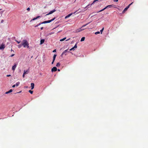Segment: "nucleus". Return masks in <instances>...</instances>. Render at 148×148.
Here are the masks:
<instances>
[{
    "instance_id": "obj_1",
    "label": "nucleus",
    "mask_w": 148,
    "mask_h": 148,
    "mask_svg": "<svg viewBox=\"0 0 148 148\" xmlns=\"http://www.w3.org/2000/svg\"><path fill=\"white\" fill-rule=\"evenodd\" d=\"M22 45L24 48L29 47V43L26 40H23L22 42Z\"/></svg>"
},
{
    "instance_id": "obj_2",
    "label": "nucleus",
    "mask_w": 148,
    "mask_h": 148,
    "mask_svg": "<svg viewBox=\"0 0 148 148\" xmlns=\"http://www.w3.org/2000/svg\"><path fill=\"white\" fill-rule=\"evenodd\" d=\"M55 18H56L54 17L51 20L44 21L43 22H42L41 23L45 24V23H49L51 22V21H53L54 20V19Z\"/></svg>"
},
{
    "instance_id": "obj_3",
    "label": "nucleus",
    "mask_w": 148,
    "mask_h": 148,
    "mask_svg": "<svg viewBox=\"0 0 148 148\" xmlns=\"http://www.w3.org/2000/svg\"><path fill=\"white\" fill-rule=\"evenodd\" d=\"M112 5H108L107 6H106V7H105V8H104L103 9L100 10L99 11V12H102L103 10H105L106 9V8H111V7H112Z\"/></svg>"
},
{
    "instance_id": "obj_4",
    "label": "nucleus",
    "mask_w": 148,
    "mask_h": 148,
    "mask_svg": "<svg viewBox=\"0 0 148 148\" xmlns=\"http://www.w3.org/2000/svg\"><path fill=\"white\" fill-rule=\"evenodd\" d=\"M56 11V10L55 9H54L53 10L51 11L49 13L46 14V15L47 16L49 14H52L53 13V12H55Z\"/></svg>"
},
{
    "instance_id": "obj_5",
    "label": "nucleus",
    "mask_w": 148,
    "mask_h": 148,
    "mask_svg": "<svg viewBox=\"0 0 148 148\" xmlns=\"http://www.w3.org/2000/svg\"><path fill=\"white\" fill-rule=\"evenodd\" d=\"M57 70V68L56 67H54L51 69L52 72L56 71Z\"/></svg>"
},
{
    "instance_id": "obj_6",
    "label": "nucleus",
    "mask_w": 148,
    "mask_h": 148,
    "mask_svg": "<svg viewBox=\"0 0 148 148\" xmlns=\"http://www.w3.org/2000/svg\"><path fill=\"white\" fill-rule=\"evenodd\" d=\"M69 52V51H68V49H66L65 50H64L62 53L61 55V56H62L63 55V54L64 53H66V52Z\"/></svg>"
},
{
    "instance_id": "obj_7",
    "label": "nucleus",
    "mask_w": 148,
    "mask_h": 148,
    "mask_svg": "<svg viewBox=\"0 0 148 148\" xmlns=\"http://www.w3.org/2000/svg\"><path fill=\"white\" fill-rule=\"evenodd\" d=\"M129 8V6H127L126 8H125L124 10L122 11V13L123 14L127 10V9Z\"/></svg>"
},
{
    "instance_id": "obj_8",
    "label": "nucleus",
    "mask_w": 148,
    "mask_h": 148,
    "mask_svg": "<svg viewBox=\"0 0 148 148\" xmlns=\"http://www.w3.org/2000/svg\"><path fill=\"white\" fill-rule=\"evenodd\" d=\"M17 65V64H15L14 65L12 66V70L13 71L15 70V69L16 68V67Z\"/></svg>"
},
{
    "instance_id": "obj_9",
    "label": "nucleus",
    "mask_w": 148,
    "mask_h": 148,
    "mask_svg": "<svg viewBox=\"0 0 148 148\" xmlns=\"http://www.w3.org/2000/svg\"><path fill=\"white\" fill-rule=\"evenodd\" d=\"M5 48L4 45L3 44H1L0 47V49H3Z\"/></svg>"
},
{
    "instance_id": "obj_10",
    "label": "nucleus",
    "mask_w": 148,
    "mask_h": 148,
    "mask_svg": "<svg viewBox=\"0 0 148 148\" xmlns=\"http://www.w3.org/2000/svg\"><path fill=\"white\" fill-rule=\"evenodd\" d=\"M29 69L26 70H25L24 71V74H28V73L29 72Z\"/></svg>"
},
{
    "instance_id": "obj_11",
    "label": "nucleus",
    "mask_w": 148,
    "mask_h": 148,
    "mask_svg": "<svg viewBox=\"0 0 148 148\" xmlns=\"http://www.w3.org/2000/svg\"><path fill=\"white\" fill-rule=\"evenodd\" d=\"M31 89L32 90L34 88V83H31Z\"/></svg>"
},
{
    "instance_id": "obj_12",
    "label": "nucleus",
    "mask_w": 148,
    "mask_h": 148,
    "mask_svg": "<svg viewBox=\"0 0 148 148\" xmlns=\"http://www.w3.org/2000/svg\"><path fill=\"white\" fill-rule=\"evenodd\" d=\"M12 89H10L8 91L6 92L5 93L6 94H8L10 92H12Z\"/></svg>"
},
{
    "instance_id": "obj_13",
    "label": "nucleus",
    "mask_w": 148,
    "mask_h": 148,
    "mask_svg": "<svg viewBox=\"0 0 148 148\" xmlns=\"http://www.w3.org/2000/svg\"><path fill=\"white\" fill-rule=\"evenodd\" d=\"M72 13H71V14H68V15L66 16L65 18H66L68 17H70L71 15H72Z\"/></svg>"
},
{
    "instance_id": "obj_14",
    "label": "nucleus",
    "mask_w": 148,
    "mask_h": 148,
    "mask_svg": "<svg viewBox=\"0 0 148 148\" xmlns=\"http://www.w3.org/2000/svg\"><path fill=\"white\" fill-rule=\"evenodd\" d=\"M39 17H40V16H37V17H36V18H33L32 20H31V21H32L35 20L37 19Z\"/></svg>"
},
{
    "instance_id": "obj_15",
    "label": "nucleus",
    "mask_w": 148,
    "mask_h": 148,
    "mask_svg": "<svg viewBox=\"0 0 148 148\" xmlns=\"http://www.w3.org/2000/svg\"><path fill=\"white\" fill-rule=\"evenodd\" d=\"M56 56L57 55L56 54H54L53 56V61H55V59H56Z\"/></svg>"
},
{
    "instance_id": "obj_16",
    "label": "nucleus",
    "mask_w": 148,
    "mask_h": 148,
    "mask_svg": "<svg viewBox=\"0 0 148 148\" xmlns=\"http://www.w3.org/2000/svg\"><path fill=\"white\" fill-rule=\"evenodd\" d=\"M56 56L57 55L56 54H54L53 56V61H55V59H56Z\"/></svg>"
},
{
    "instance_id": "obj_17",
    "label": "nucleus",
    "mask_w": 148,
    "mask_h": 148,
    "mask_svg": "<svg viewBox=\"0 0 148 148\" xmlns=\"http://www.w3.org/2000/svg\"><path fill=\"white\" fill-rule=\"evenodd\" d=\"M45 41V40L44 39H42L41 40H40V44H42Z\"/></svg>"
},
{
    "instance_id": "obj_18",
    "label": "nucleus",
    "mask_w": 148,
    "mask_h": 148,
    "mask_svg": "<svg viewBox=\"0 0 148 148\" xmlns=\"http://www.w3.org/2000/svg\"><path fill=\"white\" fill-rule=\"evenodd\" d=\"M85 39V38L84 37H83L81 38L80 41L81 42L84 41V40Z\"/></svg>"
},
{
    "instance_id": "obj_19",
    "label": "nucleus",
    "mask_w": 148,
    "mask_h": 148,
    "mask_svg": "<svg viewBox=\"0 0 148 148\" xmlns=\"http://www.w3.org/2000/svg\"><path fill=\"white\" fill-rule=\"evenodd\" d=\"M20 82H18L17 83H16V86H19V85L20 84Z\"/></svg>"
},
{
    "instance_id": "obj_20",
    "label": "nucleus",
    "mask_w": 148,
    "mask_h": 148,
    "mask_svg": "<svg viewBox=\"0 0 148 148\" xmlns=\"http://www.w3.org/2000/svg\"><path fill=\"white\" fill-rule=\"evenodd\" d=\"M41 24H43V23H38V24H37V25H35V27H38V26H39V25H40Z\"/></svg>"
},
{
    "instance_id": "obj_21",
    "label": "nucleus",
    "mask_w": 148,
    "mask_h": 148,
    "mask_svg": "<svg viewBox=\"0 0 148 148\" xmlns=\"http://www.w3.org/2000/svg\"><path fill=\"white\" fill-rule=\"evenodd\" d=\"M23 46L22 45V43H21V44L19 45L18 46V47L19 48H21V47H22V46Z\"/></svg>"
},
{
    "instance_id": "obj_22",
    "label": "nucleus",
    "mask_w": 148,
    "mask_h": 148,
    "mask_svg": "<svg viewBox=\"0 0 148 148\" xmlns=\"http://www.w3.org/2000/svg\"><path fill=\"white\" fill-rule=\"evenodd\" d=\"M60 66V64L59 62L58 63L56 64V66L57 67H59Z\"/></svg>"
},
{
    "instance_id": "obj_23",
    "label": "nucleus",
    "mask_w": 148,
    "mask_h": 148,
    "mask_svg": "<svg viewBox=\"0 0 148 148\" xmlns=\"http://www.w3.org/2000/svg\"><path fill=\"white\" fill-rule=\"evenodd\" d=\"M66 39V37H65V38H62V39H60V41H63L64 40H65Z\"/></svg>"
},
{
    "instance_id": "obj_24",
    "label": "nucleus",
    "mask_w": 148,
    "mask_h": 148,
    "mask_svg": "<svg viewBox=\"0 0 148 148\" xmlns=\"http://www.w3.org/2000/svg\"><path fill=\"white\" fill-rule=\"evenodd\" d=\"M90 23V22H89L88 23H87L85 25H83L82 27H85L88 24H89V23Z\"/></svg>"
},
{
    "instance_id": "obj_25",
    "label": "nucleus",
    "mask_w": 148,
    "mask_h": 148,
    "mask_svg": "<svg viewBox=\"0 0 148 148\" xmlns=\"http://www.w3.org/2000/svg\"><path fill=\"white\" fill-rule=\"evenodd\" d=\"M100 32L98 31V32H95V34L96 35H97V34H100Z\"/></svg>"
},
{
    "instance_id": "obj_26",
    "label": "nucleus",
    "mask_w": 148,
    "mask_h": 148,
    "mask_svg": "<svg viewBox=\"0 0 148 148\" xmlns=\"http://www.w3.org/2000/svg\"><path fill=\"white\" fill-rule=\"evenodd\" d=\"M29 92L31 94H32L33 93V91H32L31 90H29Z\"/></svg>"
},
{
    "instance_id": "obj_27",
    "label": "nucleus",
    "mask_w": 148,
    "mask_h": 148,
    "mask_svg": "<svg viewBox=\"0 0 148 148\" xmlns=\"http://www.w3.org/2000/svg\"><path fill=\"white\" fill-rule=\"evenodd\" d=\"M73 48H74V49H75V48H77V44H76L73 47Z\"/></svg>"
},
{
    "instance_id": "obj_28",
    "label": "nucleus",
    "mask_w": 148,
    "mask_h": 148,
    "mask_svg": "<svg viewBox=\"0 0 148 148\" xmlns=\"http://www.w3.org/2000/svg\"><path fill=\"white\" fill-rule=\"evenodd\" d=\"M104 30V28H103L101 30H100V32H101V33L102 34V32L103 31V30Z\"/></svg>"
},
{
    "instance_id": "obj_29",
    "label": "nucleus",
    "mask_w": 148,
    "mask_h": 148,
    "mask_svg": "<svg viewBox=\"0 0 148 148\" xmlns=\"http://www.w3.org/2000/svg\"><path fill=\"white\" fill-rule=\"evenodd\" d=\"M15 40L18 44H19L20 42V41H18L16 40Z\"/></svg>"
},
{
    "instance_id": "obj_30",
    "label": "nucleus",
    "mask_w": 148,
    "mask_h": 148,
    "mask_svg": "<svg viewBox=\"0 0 148 148\" xmlns=\"http://www.w3.org/2000/svg\"><path fill=\"white\" fill-rule=\"evenodd\" d=\"M133 2H132L128 6H129V8L130 7V6L133 3Z\"/></svg>"
},
{
    "instance_id": "obj_31",
    "label": "nucleus",
    "mask_w": 148,
    "mask_h": 148,
    "mask_svg": "<svg viewBox=\"0 0 148 148\" xmlns=\"http://www.w3.org/2000/svg\"><path fill=\"white\" fill-rule=\"evenodd\" d=\"M74 48H73V47L72 48H71V49H70V50H69V51H71L72 50H74Z\"/></svg>"
},
{
    "instance_id": "obj_32",
    "label": "nucleus",
    "mask_w": 148,
    "mask_h": 148,
    "mask_svg": "<svg viewBox=\"0 0 148 148\" xmlns=\"http://www.w3.org/2000/svg\"><path fill=\"white\" fill-rule=\"evenodd\" d=\"M27 10L28 11H29L30 10V9L29 8H27Z\"/></svg>"
},
{
    "instance_id": "obj_33",
    "label": "nucleus",
    "mask_w": 148,
    "mask_h": 148,
    "mask_svg": "<svg viewBox=\"0 0 148 148\" xmlns=\"http://www.w3.org/2000/svg\"><path fill=\"white\" fill-rule=\"evenodd\" d=\"M16 86V85L15 84H14V85H13L12 86V88H14Z\"/></svg>"
},
{
    "instance_id": "obj_34",
    "label": "nucleus",
    "mask_w": 148,
    "mask_h": 148,
    "mask_svg": "<svg viewBox=\"0 0 148 148\" xmlns=\"http://www.w3.org/2000/svg\"><path fill=\"white\" fill-rule=\"evenodd\" d=\"M25 74H24V73H23V78H24L25 77Z\"/></svg>"
},
{
    "instance_id": "obj_35",
    "label": "nucleus",
    "mask_w": 148,
    "mask_h": 148,
    "mask_svg": "<svg viewBox=\"0 0 148 148\" xmlns=\"http://www.w3.org/2000/svg\"><path fill=\"white\" fill-rule=\"evenodd\" d=\"M56 52V49H55L53 50V52Z\"/></svg>"
},
{
    "instance_id": "obj_36",
    "label": "nucleus",
    "mask_w": 148,
    "mask_h": 148,
    "mask_svg": "<svg viewBox=\"0 0 148 148\" xmlns=\"http://www.w3.org/2000/svg\"><path fill=\"white\" fill-rule=\"evenodd\" d=\"M14 55V54H12L10 56L12 57Z\"/></svg>"
},
{
    "instance_id": "obj_37",
    "label": "nucleus",
    "mask_w": 148,
    "mask_h": 148,
    "mask_svg": "<svg viewBox=\"0 0 148 148\" xmlns=\"http://www.w3.org/2000/svg\"><path fill=\"white\" fill-rule=\"evenodd\" d=\"M90 5V4H88V5H87L86 7V8H87V7H88V6H89Z\"/></svg>"
},
{
    "instance_id": "obj_38",
    "label": "nucleus",
    "mask_w": 148,
    "mask_h": 148,
    "mask_svg": "<svg viewBox=\"0 0 148 148\" xmlns=\"http://www.w3.org/2000/svg\"><path fill=\"white\" fill-rule=\"evenodd\" d=\"M6 76H7V77H9L11 75H7Z\"/></svg>"
},
{
    "instance_id": "obj_39",
    "label": "nucleus",
    "mask_w": 148,
    "mask_h": 148,
    "mask_svg": "<svg viewBox=\"0 0 148 148\" xmlns=\"http://www.w3.org/2000/svg\"><path fill=\"white\" fill-rule=\"evenodd\" d=\"M11 51L12 52H14V51L12 49L11 50Z\"/></svg>"
},
{
    "instance_id": "obj_40",
    "label": "nucleus",
    "mask_w": 148,
    "mask_h": 148,
    "mask_svg": "<svg viewBox=\"0 0 148 148\" xmlns=\"http://www.w3.org/2000/svg\"><path fill=\"white\" fill-rule=\"evenodd\" d=\"M54 61H53H53H52V62L51 63V64H53V62H54Z\"/></svg>"
},
{
    "instance_id": "obj_41",
    "label": "nucleus",
    "mask_w": 148,
    "mask_h": 148,
    "mask_svg": "<svg viewBox=\"0 0 148 148\" xmlns=\"http://www.w3.org/2000/svg\"><path fill=\"white\" fill-rule=\"evenodd\" d=\"M118 0H114V2H117L118 1Z\"/></svg>"
},
{
    "instance_id": "obj_42",
    "label": "nucleus",
    "mask_w": 148,
    "mask_h": 148,
    "mask_svg": "<svg viewBox=\"0 0 148 148\" xmlns=\"http://www.w3.org/2000/svg\"><path fill=\"white\" fill-rule=\"evenodd\" d=\"M21 92V91H20L18 92H17V93H20Z\"/></svg>"
},
{
    "instance_id": "obj_43",
    "label": "nucleus",
    "mask_w": 148,
    "mask_h": 148,
    "mask_svg": "<svg viewBox=\"0 0 148 148\" xmlns=\"http://www.w3.org/2000/svg\"><path fill=\"white\" fill-rule=\"evenodd\" d=\"M43 29V27H41V29L42 30Z\"/></svg>"
},
{
    "instance_id": "obj_44",
    "label": "nucleus",
    "mask_w": 148,
    "mask_h": 148,
    "mask_svg": "<svg viewBox=\"0 0 148 148\" xmlns=\"http://www.w3.org/2000/svg\"><path fill=\"white\" fill-rule=\"evenodd\" d=\"M70 39V38H69V39H67V40H66V41H68V40H69Z\"/></svg>"
},
{
    "instance_id": "obj_45",
    "label": "nucleus",
    "mask_w": 148,
    "mask_h": 148,
    "mask_svg": "<svg viewBox=\"0 0 148 148\" xmlns=\"http://www.w3.org/2000/svg\"><path fill=\"white\" fill-rule=\"evenodd\" d=\"M3 20H2L1 21V23H3Z\"/></svg>"
},
{
    "instance_id": "obj_46",
    "label": "nucleus",
    "mask_w": 148,
    "mask_h": 148,
    "mask_svg": "<svg viewBox=\"0 0 148 148\" xmlns=\"http://www.w3.org/2000/svg\"><path fill=\"white\" fill-rule=\"evenodd\" d=\"M58 71H60V69H58Z\"/></svg>"
},
{
    "instance_id": "obj_47",
    "label": "nucleus",
    "mask_w": 148,
    "mask_h": 148,
    "mask_svg": "<svg viewBox=\"0 0 148 148\" xmlns=\"http://www.w3.org/2000/svg\"><path fill=\"white\" fill-rule=\"evenodd\" d=\"M82 29H81V30H79V32H80V31H82Z\"/></svg>"
},
{
    "instance_id": "obj_48",
    "label": "nucleus",
    "mask_w": 148,
    "mask_h": 148,
    "mask_svg": "<svg viewBox=\"0 0 148 148\" xmlns=\"http://www.w3.org/2000/svg\"><path fill=\"white\" fill-rule=\"evenodd\" d=\"M76 12V11L75 12H74V14Z\"/></svg>"
},
{
    "instance_id": "obj_49",
    "label": "nucleus",
    "mask_w": 148,
    "mask_h": 148,
    "mask_svg": "<svg viewBox=\"0 0 148 148\" xmlns=\"http://www.w3.org/2000/svg\"><path fill=\"white\" fill-rule=\"evenodd\" d=\"M1 10V9H0V10Z\"/></svg>"
}]
</instances>
